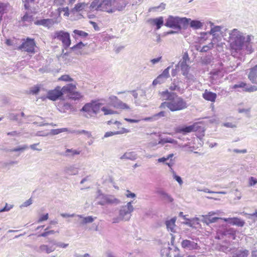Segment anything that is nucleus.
Returning <instances> with one entry per match:
<instances>
[{
  "instance_id": "0e129e2a",
  "label": "nucleus",
  "mask_w": 257,
  "mask_h": 257,
  "mask_svg": "<svg viewBox=\"0 0 257 257\" xmlns=\"http://www.w3.org/2000/svg\"><path fill=\"white\" fill-rule=\"evenodd\" d=\"M65 2V0H54V5L56 6H61L64 5Z\"/></svg>"
},
{
  "instance_id": "338daca9",
  "label": "nucleus",
  "mask_w": 257,
  "mask_h": 257,
  "mask_svg": "<svg viewBox=\"0 0 257 257\" xmlns=\"http://www.w3.org/2000/svg\"><path fill=\"white\" fill-rule=\"evenodd\" d=\"M12 207L13 206L12 205L8 206V204L6 203V206L2 209H0V212L8 211L12 208Z\"/></svg>"
},
{
  "instance_id": "cd10ccee",
  "label": "nucleus",
  "mask_w": 257,
  "mask_h": 257,
  "mask_svg": "<svg viewBox=\"0 0 257 257\" xmlns=\"http://www.w3.org/2000/svg\"><path fill=\"white\" fill-rule=\"evenodd\" d=\"M80 151L73 149H67L65 152L62 154L64 156L66 157H72L75 155H79Z\"/></svg>"
},
{
  "instance_id": "4be33fe9",
  "label": "nucleus",
  "mask_w": 257,
  "mask_h": 257,
  "mask_svg": "<svg viewBox=\"0 0 257 257\" xmlns=\"http://www.w3.org/2000/svg\"><path fill=\"white\" fill-rule=\"evenodd\" d=\"M157 193L160 195L162 199L167 200L169 202H172L174 200L173 198L171 196V195L165 192L163 189H158L157 191Z\"/></svg>"
},
{
  "instance_id": "7c9ffc66",
  "label": "nucleus",
  "mask_w": 257,
  "mask_h": 257,
  "mask_svg": "<svg viewBox=\"0 0 257 257\" xmlns=\"http://www.w3.org/2000/svg\"><path fill=\"white\" fill-rule=\"evenodd\" d=\"M191 21V19L187 18L185 17L184 18H179V25L181 26V29H183L184 30L187 29L189 25H190V23Z\"/></svg>"
},
{
  "instance_id": "c756f323",
  "label": "nucleus",
  "mask_w": 257,
  "mask_h": 257,
  "mask_svg": "<svg viewBox=\"0 0 257 257\" xmlns=\"http://www.w3.org/2000/svg\"><path fill=\"white\" fill-rule=\"evenodd\" d=\"M64 172L69 175H74L78 173V168L74 166L66 167L64 168Z\"/></svg>"
},
{
  "instance_id": "69168bd1",
  "label": "nucleus",
  "mask_w": 257,
  "mask_h": 257,
  "mask_svg": "<svg viewBox=\"0 0 257 257\" xmlns=\"http://www.w3.org/2000/svg\"><path fill=\"white\" fill-rule=\"evenodd\" d=\"M48 216H49L48 213H46V214L42 215L39 218V220H38V222L39 223L47 220L48 219Z\"/></svg>"
},
{
  "instance_id": "1a4fd4ad",
  "label": "nucleus",
  "mask_w": 257,
  "mask_h": 257,
  "mask_svg": "<svg viewBox=\"0 0 257 257\" xmlns=\"http://www.w3.org/2000/svg\"><path fill=\"white\" fill-rule=\"evenodd\" d=\"M179 17L169 16L165 25L167 27L177 30L178 31H181V26L179 25Z\"/></svg>"
},
{
  "instance_id": "e433bc0d",
  "label": "nucleus",
  "mask_w": 257,
  "mask_h": 257,
  "mask_svg": "<svg viewBox=\"0 0 257 257\" xmlns=\"http://www.w3.org/2000/svg\"><path fill=\"white\" fill-rule=\"evenodd\" d=\"M250 84H247L245 82H241L237 84H235L233 86L234 88H243V90L246 92H249V91L247 90V88H248L249 87Z\"/></svg>"
},
{
  "instance_id": "37998d69",
  "label": "nucleus",
  "mask_w": 257,
  "mask_h": 257,
  "mask_svg": "<svg viewBox=\"0 0 257 257\" xmlns=\"http://www.w3.org/2000/svg\"><path fill=\"white\" fill-rule=\"evenodd\" d=\"M235 230L233 228H230L224 229V230L222 232L221 234L224 236H226L228 235H234L235 234Z\"/></svg>"
},
{
  "instance_id": "39448f33",
  "label": "nucleus",
  "mask_w": 257,
  "mask_h": 257,
  "mask_svg": "<svg viewBox=\"0 0 257 257\" xmlns=\"http://www.w3.org/2000/svg\"><path fill=\"white\" fill-rule=\"evenodd\" d=\"M91 104L94 115L98 114L100 110L103 112V114L105 115L117 113L116 111L112 110L109 108V106L105 105L106 100L105 99L92 101Z\"/></svg>"
},
{
  "instance_id": "473e14b6",
  "label": "nucleus",
  "mask_w": 257,
  "mask_h": 257,
  "mask_svg": "<svg viewBox=\"0 0 257 257\" xmlns=\"http://www.w3.org/2000/svg\"><path fill=\"white\" fill-rule=\"evenodd\" d=\"M203 26V23L198 20H191L190 23L191 28L195 30L201 29Z\"/></svg>"
},
{
  "instance_id": "3c124183",
  "label": "nucleus",
  "mask_w": 257,
  "mask_h": 257,
  "mask_svg": "<svg viewBox=\"0 0 257 257\" xmlns=\"http://www.w3.org/2000/svg\"><path fill=\"white\" fill-rule=\"evenodd\" d=\"M221 29H222V27L220 26H214L211 29L209 33L210 34H216V32H220L221 30Z\"/></svg>"
},
{
  "instance_id": "a878e982",
  "label": "nucleus",
  "mask_w": 257,
  "mask_h": 257,
  "mask_svg": "<svg viewBox=\"0 0 257 257\" xmlns=\"http://www.w3.org/2000/svg\"><path fill=\"white\" fill-rule=\"evenodd\" d=\"M206 216H201L202 218L200 220L202 222L206 223L207 225H208L210 223H212L216 222L217 221V220H218V219L223 220V218H224L217 217L211 218V217H206Z\"/></svg>"
},
{
  "instance_id": "9b49d317",
  "label": "nucleus",
  "mask_w": 257,
  "mask_h": 257,
  "mask_svg": "<svg viewBox=\"0 0 257 257\" xmlns=\"http://www.w3.org/2000/svg\"><path fill=\"white\" fill-rule=\"evenodd\" d=\"M181 244L183 248L188 250H199L200 249V246L197 242L189 239H183Z\"/></svg>"
},
{
  "instance_id": "603ef678",
  "label": "nucleus",
  "mask_w": 257,
  "mask_h": 257,
  "mask_svg": "<svg viewBox=\"0 0 257 257\" xmlns=\"http://www.w3.org/2000/svg\"><path fill=\"white\" fill-rule=\"evenodd\" d=\"M170 68V66L168 67L167 68H166L162 74H161V76L165 78L166 79L170 77L169 75V69Z\"/></svg>"
},
{
  "instance_id": "680f3d73",
  "label": "nucleus",
  "mask_w": 257,
  "mask_h": 257,
  "mask_svg": "<svg viewBox=\"0 0 257 257\" xmlns=\"http://www.w3.org/2000/svg\"><path fill=\"white\" fill-rule=\"evenodd\" d=\"M213 36V38L212 39V41L216 43L218 42L220 40V36L217 34H212Z\"/></svg>"
},
{
  "instance_id": "f704fd0d",
  "label": "nucleus",
  "mask_w": 257,
  "mask_h": 257,
  "mask_svg": "<svg viewBox=\"0 0 257 257\" xmlns=\"http://www.w3.org/2000/svg\"><path fill=\"white\" fill-rule=\"evenodd\" d=\"M151 21L153 24L156 26L157 29L158 30L161 27L164 23L163 18L162 17L153 19L151 20Z\"/></svg>"
},
{
  "instance_id": "f257e3e1",
  "label": "nucleus",
  "mask_w": 257,
  "mask_h": 257,
  "mask_svg": "<svg viewBox=\"0 0 257 257\" xmlns=\"http://www.w3.org/2000/svg\"><path fill=\"white\" fill-rule=\"evenodd\" d=\"M252 36L246 35L237 29H233L229 32V42L231 50V55L235 57L244 46H245L246 50L251 53L252 52L251 45V38Z\"/></svg>"
},
{
  "instance_id": "f3484780",
  "label": "nucleus",
  "mask_w": 257,
  "mask_h": 257,
  "mask_svg": "<svg viewBox=\"0 0 257 257\" xmlns=\"http://www.w3.org/2000/svg\"><path fill=\"white\" fill-rule=\"evenodd\" d=\"M36 25H41L48 28L51 27L54 24V21L52 19H41L34 22Z\"/></svg>"
},
{
  "instance_id": "bf43d9fd",
  "label": "nucleus",
  "mask_w": 257,
  "mask_h": 257,
  "mask_svg": "<svg viewBox=\"0 0 257 257\" xmlns=\"http://www.w3.org/2000/svg\"><path fill=\"white\" fill-rule=\"evenodd\" d=\"M6 10V5L2 2H0V18L2 17L3 15L4 14Z\"/></svg>"
},
{
  "instance_id": "a18cd8bd",
  "label": "nucleus",
  "mask_w": 257,
  "mask_h": 257,
  "mask_svg": "<svg viewBox=\"0 0 257 257\" xmlns=\"http://www.w3.org/2000/svg\"><path fill=\"white\" fill-rule=\"evenodd\" d=\"M171 172L173 174V179H175L180 185H182L183 183V182L182 181V179L181 177L177 175L175 172L173 170V169H171Z\"/></svg>"
},
{
  "instance_id": "de8ad7c7",
  "label": "nucleus",
  "mask_w": 257,
  "mask_h": 257,
  "mask_svg": "<svg viewBox=\"0 0 257 257\" xmlns=\"http://www.w3.org/2000/svg\"><path fill=\"white\" fill-rule=\"evenodd\" d=\"M176 142V141L175 140L171 139L170 138H168L161 139V140L159 142V144H164L167 143L175 144Z\"/></svg>"
},
{
  "instance_id": "aec40b11",
  "label": "nucleus",
  "mask_w": 257,
  "mask_h": 257,
  "mask_svg": "<svg viewBox=\"0 0 257 257\" xmlns=\"http://www.w3.org/2000/svg\"><path fill=\"white\" fill-rule=\"evenodd\" d=\"M202 96L204 99L211 102H214L216 100L217 95L215 93L205 90L203 93Z\"/></svg>"
},
{
  "instance_id": "2f4dec72",
  "label": "nucleus",
  "mask_w": 257,
  "mask_h": 257,
  "mask_svg": "<svg viewBox=\"0 0 257 257\" xmlns=\"http://www.w3.org/2000/svg\"><path fill=\"white\" fill-rule=\"evenodd\" d=\"M108 100L109 102L108 103L106 102L105 105L109 106V107L111 106L114 108L115 107V105H116V104H117L119 101V99L116 96L114 95L109 96Z\"/></svg>"
},
{
  "instance_id": "dca6fc26",
  "label": "nucleus",
  "mask_w": 257,
  "mask_h": 257,
  "mask_svg": "<svg viewBox=\"0 0 257 257\" xmlns=\"http://www.w3.org/2000/svg\"><path fill=\"white\" fill-rule=\"evenodd\" d=\"M176 221V218L175 217H173L165 221V224L167 230L170 232L171 233H175L176 232V225L175 224Z\"/></svg>"
},
{
  "instance_id": "864d4df0",
  "label": "nucleus",
  "mask_w": 257,
  "mask_h": 257,
  "mask_svg": "<svg viewBox=\"0 0 257 257\" xmlns=\"http://www.w3.org/2000/svg\"><path fill=\"white\" fill-rule=\"evenodd\" d=\"M59 80L70 82L72 81L73 79L68 75H63L59 78Z\"/></svg>"
},
{
  "instance_id": "4468645a",
  "label": "nucleus",
  "mask_w": 257,
  "mask_h": 257,
  "mask_svg": "<svg viewBox=\"0 0 257 257\" xmlns=\"http://www.w3.org/2000/svg\"><path fill=\"white\" fill-rule=\"evenodd\" d=\"M197 130V127L195 124L189 126H182L177 127L176 129V133H182L185 135Z\"/></svg>"
},
{
  "instance_id": "8fccbe9b",
  "label": "nucleus",
  "mask_w": 257,
  "mask_h": 257,
  "mask_svg": "<svg viewBox=\"0 0 257 257\" xmlns=\"http://www.w3.org/2000/svg\"><path fill=\"white\" fill-rule=\"evenodd\" d=\"M169 89H170L171 91H180V86L177 84L175 81H174L170 86Z\"/></svg>"
},
{
  "instance_id": "a211bd4d",
  "label": "nucleus",
  "mask_w": 257,
  "mask_h": 257,
  "mask_svg": "<svg viewBox=\"0 0 257 257\" xmlns=\"http://www.w3.org/2000/svg\"><path fill=\"white\" fill-rule=\"evenodd\" d=\"M223 220L225 222H229L233 225H235L239 227H242L245 224L243 220L236 217L223 218Z\"/></svg>"
},
{
  "instance_id": "c9c22d12",
  "label": "nucleus",
  "mask_w": 257,
  "mask_h": 257,
  "mask_svg": "<svg viewBox=\"0 0 257 257\" xmlns=\"http://www.w3.org/2000/svg\"><path fill=\"white\" fill-rule=\"evenodd\" d=\"M90 10L95 9L96 11H100V3L99 0H94L90 4L89 7Z\"/></svg>"
},
{
  "instance_id": "58836bf2",
  "label": "nucleus",
  "mask_w": 257,
  "mask_h": 257,
  "mask_svg": "<svg viewBox=\"0 0 257 257\" xmlns=\"http://www.w3.org/2000/svg\"><path fill=\"white\" fill-rule=\"evenodd\" d=\"M49 242L52 243L54 245H56L58 247L65 248L68 246L69 244L68 243H65L62 242H57L54 239H52L49 241Z\"/></svg>"
},
{
  "instance_id": "c85d7f7f",
  "label": "nucleus",
  "mask_w": 257,
  "mask_h": 257,
  "mask_svg": "<svg viewBox=\"0 0 257 257\" xmlns=\"http://www.w3.org/2000/svg\"><path fill=\"white\" fill-rule=\"evenodd\" d=\"M249 251L247 249L237 250L232 253V257H247Z\"/></svg>"
},
{
  "instance_id": "a19ab883",
  "label": "nucleus",
  "mask_w": 257,
  "mask_h": 257,
  "mask_svg": "<svg viewBox=\"0 0 257 257\" xmlns=\"http://www.w3.org/2000/svg\"><path fill=\"white\" fill-rule=\"evenodd\" d=\"M115 108L117 109H129L130 108L129 106L126 103L123 102L120 100H119L118 103L116 104Z\"/></svg>"
},
{
  "instance_id": "423d86ee",
  "label": "nucleus",
  "mask_w": 257,
  "mask_h": 257,
  "mask_svg": "<svg viewBox=\"0 0 257 257\" xmlns=\"http://www.w3.org/2000/svg\"><path fill=\"white\" fill-rule=\"evenodd\" d=\"M112 0H102L100 3V11L106 12L108 13H114L115 11H121L126 6L124 3L121 6H112Z\"/></svg>"
},
{
  "instance_id": "b1692460",
  "label": "nucleus",
  "mask_w": 257,
  "mask_h": 257,
  "mask_svg": "<svg viewBox=\"0 0 257 257\" xmlns=\"http://www.w3.org/2000/svg\"><path fill=\"white\" fill-rule=\"evenodd\" d=\"M76 89V85L72 83L68 84L61 88L63 94L67 93L68 95L73 92Z\"/></svg>"
},
{
  "instance_id": "6ab92c4d",
  "label": "nucleus",
  "mask_w": 257,
  "mask_h": 257,
  "mask_svg": "<svg viewBox=\"0 0 257 257\" xmlns=\"http://www.w3.org/2000/svg\"><path fill=\"white\" fill-rule=\"evenodd\" d=\"M81 110L86 113L85 114L86 117H91L94 115L91 102L85 104Z\"/></svg>"
},
{
  "instance_id": "6e6552de",
  "label": "nucleus",
  "mask_w": 257,
  "mask_h": 257,
  "mask_svg": "<svg viewBox=\"0 0 257 257\" xmlns=\"http://www.w3.org/2000/svg\"><path fill=\"white\" fill-rule=\"evenodd\" d=\"M249 72L248 74V78L252 83L255 84L256 85H249V87L247 88L249 92L257 91V64L254 67L249 69Z\"/></svg>"
},
{
  "instance_id": "13d9d810",
  "label": "nucleus",
  "mask_w": 257,
  "mask_h": 257,
  "mask_svg": "<svg viewBox=\"0 0 257 257\" xmlns=\"http://www.w3.org/2000/svg\"><path fill=\"white\" fill-rule=\"evenodd\" d=\"M55 233V231L53 230H45V232L42 233L38 235L39 237H46L49 235L53 234Z\"/></svg>"
},
{
  "instance_id": "9d476101",
  "label": "nucleus",
  "mask_w": 257,
  "mask_h": 257,
  "mask_svg": "<svg viewBox=\"0 0 257 257\" xmlns=\"http://www.w3.org/2000/svg\"><path fill=\"white\" fill-rule=\"evenodd\" d=\"M35 45L34 39L27 38L26 41L19 47V49L29 53H34Z\"/></svg>"
},
{
  "instance_id": "2eb2a0df",
  "label": "nucleus",
  "mask_w": 257,
  "mask_h": 257,
  "mask_svg": "<svg viewBox=\"0 0 257 257\" xmlns=\"http://www.w3.org/2000/svg\"><path fill=\"white\" fill-rule=\"evenodd\" d=\"M159 94L164 100H166V101H172L178 95L176 93L170 92L168 89L160 92Z\"/></svg>"
},
{
  "instance_id": "ddd939ff",
  "label": "nucleus",
  "mask_w": 257,
  "mask_h": 257,
  "mask_svg": "<svg viewBox=\"0 0 257 257\" xmlns=\"http://www.w3.org/2000/svg\"><path fill=\"white\" fill-rule=\"evenodd\" d=\"M63 95L61 88L60 86L56 87L54 89L49 90L48 92L47 98L50 100L55 101Z\"/></svg>"
},
{
  "instance_id": "4d7b16f0",
  "label": "nucleus",
  "mask_w": 257,
  "mask_h": 257,
  "mask_svg": "<svg viewBox=\"0 0 257 257\" xmlns=\"http://www.w3.org/2000/svg\"><path fill=\"white\" fill-rule=\"evenodd\" d=\"M40 87L38 85H35L30 89V93L33 94H37L40 91Z\"/></svg>"
},
{
  "instance_id": "20e7f679",
  "label": "nucleus",
  "mask_w": 257,
  "mask_h": 257,
  "mask_svg": "<svg viewBox=\"0 0 257 257\" xmlns=\"http://www.w3.org/2000/svg\"><path fill=\"white\" fill-rule=\"evenodd\" d=\"M96 199L97 204L101 206L117 205L121 202L120 200L116 198L114 195L102 193L100 190L97 191Z\"/></svg>"
},
{
  "instance_id": "c03bdc74",
  "label": "nucleus",
  "mask_w": 257,
  "mask_h": 257,
  "mask_svg": "<svg viewBox=\"0 0 257 257\" xmlns=\"http://www.w3.org/2000/svg\"><path fill=\"white\" fill-rule=\"evenodd\" d=\"M28 148V146L27 145H24L23 146H19L17 148H14V149H10V150H8V151H9V152H23L25 150H26V149H27Z\"/></svg>"
},
{
  "instance_id": "79ce46f5",
  "label": "nucleus",
  "mask_w": 257,
  "mask_h": 257,
  "mask_svg": "<svg viewBox=\"0 0 257 257\" xmlns=\"http://www.w3.org/2000/svg\"><path fill=\"white\" fill-rule=\"evenodd\" d=\"M166 79L163 78L161 75H159L153 81L152 84L154 86H156L158 84H162L165 82Z\"/></svg>"
},
{
  "instance_id": "412c9836",
  "label": "nucleus",
  "mask_w": 257,
  "mask_h": 257,
  "mask_svg": "<svg viewBox=\"0 0 257 257\" xmlns=\"http://www.w3.org/2000/svg\"><path fill=\"white\" fill-rule=\"evenodd\" d=\"M178 65H180L182 74L186 78H188V75L190 67L187 64L186 60H182L179 62Z\"/></svg>"
},
{
  "instance_id": "774afa93",
  "label": "nucleus",
  "mask_w": 257,
  "mask_h": 257,
  "mask_svg": "<svg viewBox=\"0 0 257 257\" xmlns=\"http://www.w3.org/2000/svg\"><path fill=\"white\" fill-rule=\"evenodd\" d=\"M126 192L127 193L125 194V195L127 198H135L136 196L134 193H132L129 190H127Z\"/></svg>"
},
{
  "instance_id": "0eeeda50",
  "label": "nucleus",
  "mask_w": 257,
  "mask_h": 257,
  "mask_svg": "<svg viewBox=\"0 0 257 257\" xmlns=\"http://www.w3.org/2000/svg\"><path fill=\"white\" fill-rule=\"evenodd\" d=\"M54 39L61 41L64 49H67L71 44V40L69 33L63 31H56L53 36Z\"/></svg>"
},
{
  "instance_id": "7ed1b4c3",
  "label": "nucleus",
  "mask_w": 257,
  "mask_h": 257,
  "mask_svg": "<svg viewBox=\"0 0 257 257\" xmlns=\"http://www.w3.org/2000/svg\"><path fill=\"white\" fill-rule=\"evenodd\" d=\"M133 201L127 203L125 205L120 207L117 216L112 219V223L113 224L118 223L121 221H128L130 220L132 213L134 210V207L132 205Z\"/></svg>"
},
{
  "instance_id": "5701e85b",
  "label": "nucleus",
  "mask_w": 257,
  "mask_h": 257,
  "mask_svg": "<svg viewBox=\"0 0 257 257\" xmlns=\"http://www.w3.org/2000/svg\"><path fill=\"white\" fill-rule=\"evenodd\" d=\"M77 216L80 219L79 223L81 225L92 223L94 220V218L91 216L83 217L82 215H77Z\"/></svg>"
},
{
  "instance_id": "5fc2aeb1",
  "label": "nucleus",
  "mask_w": 257,
  "mask_h": 257,
  "mask_svg": "<svg viewBox=\"0 0 257 257\" xmlns=\"http://www.w3.org/2000/svg\"><path fill=\"white\" fill-rule=\"evenodd\" d=\"M73 33L75 34H76V35L80 36L82 37H86L88 35V33H87L84 31L78 30H75L73 31Z\"/></svg>"
},
{
  "instance_id": "393cba45",
  "label": "nucleus",
  "mask_w": 257,
  "mask_h": 257,
  "mask_svg": "<svg viewBox=\"0 0 257 257\" xmlns=\"http://www.w3.org/2000/svg\"><path fill=\"white\" fill-rule=\"evenodd\" d=\"M88 5V4L84 2L78 3L75 5L74 7L71 10V12L73 14L80 12L84 10Z\"/></svg>"
},
{
  "instance_id": "6e6d98bb",
  "label": "nucleus",
  "mask_w": 257,
  "mask_h": 257,
  "mask_svg": "<svg viewBox=\"0 0 257 257\" xmlns=\"http://www.w3.org/2000/svg\"><path fill=\"white\" fill-rule=\"evenodd\" d=\"M257 184V179L253 177H250L248 179V186H253Z\"/></svg>"
},
{
  "instance_id": "bb28decb",
  "label": "nucleus",
  "mask_w": 257,
  "mask_h": 257,
  "mask_svg": "<svg viewBox=\"0 0 257 257\" xmlns=\"http://www.w3.org/2000/svg\"><path fill=\"white\" fill-rule=\"evenodd\" d=\"M137 158V155L134 152L125 153L120 157L121 160H135Z\"/></svg>"
},
{
  "instance_id": "ea45409f",
  "label": "nucleus",
  "mask_w": 257,
  "mask_h": 257,
  "mask_svg": "<svg viewBox=\"0 0 257 257\" xmlns=\"http://www.w3.org/2000/svg\"><path fill=\"white\" fill-rule=\"evenodd\" d=\"M68 96L69 97V98L74 100H76L79 99L80 98H81V95L78 92L75 91V90H74L73 92L71 93L70 94H68Z\"/></svg>"
},
{
  "instance_id": "09e8293b",
  "label": "nucleus",
  "mask_w": 257,
  "mask_h": 257,
  "mask_svg": "<svg viewBox=\"0 0 257 257\" xmlns=\"http://www.w3.org/2000/svg\"><path fill=\"white\" fill-rule=\"evenodd\" d=\"M84 46H85V45L82 42H80L79 43L75 45L73 47H71L70 49H71V50H72V51H76L77 50L82 49V47H84Z\"/></svg>"
},
{
  "instance_id": "e2e57ef3",
  "label": "nucleus",
  "mask_w": 257,
  "mask_h": 257,
  "mask_svg": "<svg viewBox=\"0 0 257 257\" xmlns=\"http://www.w3.org/2000/svg\"><path fill=\"white\" fill-rule=\"evenodd\" d=\"M18 116H19V114H16V113H11L9 115V118L11 120H18Z\"/></svg>"
},
{
  "instance_id": "49530a36",
  "label": "nucleus",
  "mask_w": 257,
  "mask_h": 257,
  "mask_svg": "<svg viewBox=\"0 0 257 257\" xmlns=\"http://www.w3.org/2000/svg\"><path fill=\"white\" fill-rule=\"evenodd\" d=\"M33 17L32 15H29L26 12L24 16L22 18V21L23 22H31L33 21Z\"/></svg>"
},
{
  "instance_id": "72a5a7b5",
  "label": "nucleus",
  "mask_w": 257,
  "mask_h": 257,
  "mask_svg": "<svg viewBox=\"0 0 257 257\" xmlns=\"http://www.w3.org/2000/svg\"><path fill=\"white\" fill-rule=\"evenodd\" d=\"M128 132H129V130H128L127 129H125L124 128H122V131H120L108 132H106L105 134V135L104 136V138H107V137H110V136H112L115 135L121 134H123V133H128Z\"/></svg>"
},
{
  "instance_id": "f03ea898",
  "label": "nucleus",
  "mask_w": 257,
  "mask_h": 257,
  "mask_svg": "<svg viewBox=\"0 0 257 257\" xmlns=\"http://www.w3.org/2000/svg\"><path fill=\"white\" fill-rule=\"evenodd\" d=\"M188 106V104L186 101L182 97L177 95L172 101L161 103L159 107L161 109L168 108L171 111L175 112L185 109Z\"/></svg>"
},
{
  "instance_id": "4c0bfd02",
  "label": "nucleus",
  "mask_w": 257,
  "mask_h": 257,
  "mask_svg": "<svg viewBox=\"0 0 257 257\" xmlns=\"http://www.w3.org/2000/svg\"><path fill=\"white\" fill-rule=\"evenodd\" d=\"M167 115V112L165 110H162L160 112L156 113L153 115V118H154V121L157 120L160 118L165 117Z\"/></svg>"
},
{
  "instance_id": "f8f14e48",
  "label": "nucleus",
  "mask_w": 257,
  "mask_h": 257,
  "mask_svg": "<svg viewBox=\"0 0 257 257\" xmlns=\"http://www.w3.org/2000/svg\"><path fill=\"white\" fill-rule=\"evenodd\" d=\"M33 248L36 252L39 253H45L47 254L53 252L56 249L53 245L50 246L45 244H42L39 246H34Z\"/></svg>"
},
{
  "instance_id": "052dcab7",
  "label": "nucleus",
  "mask_w": 257,
  "mask_h": 257,
  "mask_svg": "<svg viewBox=\"0 0 257 257\" xmlns=\"http://www.w3.org/2000/svg\"><path fill=\"white\" fill-rule=\"evenodd\" d=\"M32 204V200L31 198H30L28 200H27V201H26L25 202H24L21 206H20V207L21 208H22V207H28L29 206V205H30L31 204Z\"/></svg>"
}]
</instances>
